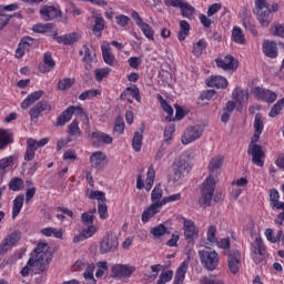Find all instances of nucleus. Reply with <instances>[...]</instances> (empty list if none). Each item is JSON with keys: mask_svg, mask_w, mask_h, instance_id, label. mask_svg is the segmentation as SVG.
Instances as JSON below:
<instances>
[{"mask_svg": "<svg viewBox=\"0 0 284 284\" xmlns=\"http://www.w3.org/2000/svg\"><path fill=\"white\" fill-rule=\"evenodd\" d=\"M223 163L224 159L222 155H215L209 162L210 175L202 184V196L200 199V203L203 205H212V197L214 196V190L216 187L214 176H219V174H221Z\"/></svg>", "mask_w": 284, "mask_h": 284, "instance_id": "nucleus-1", "label": "nucleus"}, {"mask_svg": "<svg viewBox=\"0 0 284 284\" xmlns=\"http://www.w3.org/2000/svg\"><path fill=\"white\" fill-rule=\"evenodd\" d=\"M48 243L40 242L34 248L32 257L29 258L27 265L21 270V276H30L32 267H37L38 274L45 272V265L50 263L52 255L48 252Z\"/></svg>", "mask_w": 284, "mask_h": 284, "instance_id": "nucleus-2", "label": "nucleus"}, {"mask_svg": "<svg viewBox=\"0 0 284 284\" xmlns=\"http://www.w3.org/2000/svg\"><path fill=\"white\" fill-rule=\"evenodd\" d=\"M199 257L201 264L207 272H214L221 263V257L219 253L212 247H204L199 251Z\"/></svg>", "mask_w": 284, "mask_h": 284, "instance_id": "nucleus-3", "label": "nucleus"}, {"mask_svg": "<svg viewBox=\"0 0 284 284\" xmlns=\"http://www.w3.org/2000/svg\"><path fill=\"white\" fill-rule=\"evenodd\" d=\"M241 267H243V255H241V251L232 250L227 254V268L231 274L236 275L241 272Z\"/></svg>", "mask_w": 284, "mask_h": 284, "instance_id": "nucleus-4", "label": "nucleus"}, {"mask_svg": "<svg viewBox=\"0 0 284 284\" xmlns=\"http://www.w3.org/2000/svg\"><path fill=\"white\" fill-rule=\"evenodd\" d=\"M181 223L183 225L185 241H187V243L196 241V239H199V226H196V223L187 217H181Z\"/></svg>", "mask_w": 284, "mask_h": 284, "instance_id": "nucleus-5", "label": "nucleus"}, {"mask_svg": "<svg viewBox=\"0 0 284 284\" xmlns=\"http://www.w3.org/2000/svg\"><path fill=\"white\" fill-rule=\"evenodd\" d=\"M203 126L195 124L193 126H189L185 129L181 141L183 145H190V143H194V141H199L203 136Z\"/></svg>", "mask_w": 284, "mask_h": 284, "instance_id": "nucleus-6", "label": "nucleus"}, {"mask_svg": "<svg viewBox=\"0 0 284 284\" xmlns=\"http://www.w3.org/2000/svg\"><path fill=\"white\" fill-rule=\"evenodd\" d=\"M187 159H190V155L187 152L183 153L178 161H175V172L173 175L174 181H180L184 174H187L192 168L190 166V163H187Z\"/></svg>", "mask_w": 284, "mask_h": 284, "instance_id": "nucleus-7", "label": "nucleus"}, {"mask_svg": "<svg viewBox=\"0 0 284 284\" xmlns=\"http://www.w3.org/2000/svg\"><path fill=\"white\" fill-rule=\"evenodd\" d=\"M156 179V171L154 170V165H150L146 172V179L145 182L143 181V175L139 174L136 178V189L143 190V187L146 190V192H150L152 190V185H154V180Z\"/></svg>", "mask_w": 284, "mask_h": 284, "instance_id": "nucleus-8", "label": "nucleus"}, {"mask_svg": "<svg viewBox=\"0 0 284 284\" xmlns=\"http://www.w3.org/2000/svg\"><path fill=\"white\" fill-rule=\"evenodd\" d=\"M131 17L144 37H146L149 41H154V29L152 26L143 21V18H141V14H139L136 11H132Z\"/></svg>", "mask_w": 284, "mask_h": 284, "instance_id": "nucleus-9", "label": "nucleus"}, {"mask_svg": "<svg viewBox=\"0 0 284 284\" xmlns=\"http://www.w3.org/2000/svg\"><path fill=\"white\" fill-rule=\"evenodd\" d=\"M135 272L136 267L130 264H115L111 268V274L114 278H130Z\"/></svg>", "mask_w": 284, "mask_h": 284, "instance_id": "nucleus-10", "label": "nucleus"}, {"mask_svg": "<svg viewBox=\"0 0 284 284\" xmlns=\"http://www.w3.org/2000/svg\"><path fill=\"white\" fill-rule=\"evenodd\" d=\"M247 152L252 156L254 165H257V168H263V159L265 158V152L263 151V148L252 140L248 145Z\"/></svg>", "mask_w": 284, "mask_h": 284, "instance_id": "nucleus-11", "label": "nucleus"}, {"mask_svg": "<svg viewBox=\"0 0 284 284\" xmlns=\"http://www.w3.org/2000/svg\"><path fill=\"white\" fill-rule=\"evenodd\" d=\"M222 9H223V4L219 2L209 6L206 16L203 13L199 16V20L203 24V27L212 28V23H214V21H212V19L210 18L214 17V14H216Z\"/></svg>", "mask_w": 284, "mask_h": 284, "instance_id": "nucleus-12", "label": "nucleus"}, {"mask_svg": "<svg viewBox=\"0 0 284 284\" xmlns=\"http://www.w3.org/2000/svg\"><path fill=\"white\" fill-rule=\"evenodd\" d=\"M253 94L257 101H264L265 103H274V101L278 99V94H276V92L261 87L253 89Z\"/></svg>", "mask_w": 284, "mask_h": 284, "instance_id": "nucleus-13", "label": "nucleus"}, {"mask_svg": "<svg viewBox=\"0 0 284 284\" xmlns=\"http://www.w3.org/2000/svg\"><path fill=\"white\" fill-rule=\"evenodd\" d=\"M232 99L237 105V110H242L250 101V92L241 87H236L232 92Z\"/></svg>", "mask_w": 284, "mask_h": 284, "instance_id": "nucleus-14", "label": "nucleus"}, {"mask_svg": "<svg viewBox=\"0 0 284 284\" xmlns=\"http://www.w3.org/2000/svg\"><path fill=\"white\" fill-rule=\"evenodd\" d=\"M108 163V155L103 151H95L90 155V164L94 170L101 171Z\"/></svg>", "mask_w": 284, "mask_h": 284, "instance_id": "nucleus-15", "label": "nucleus"}, {"mask_svg": "<svg viewBox=\"0 0 284 284\" xmlns=\"http://www.w3.org/2000/svg\"><path fill=\"white\" fill-rule=\"evenodd\" d=\"M119 247V240L114 235H106L100 243V253L108 254Z\"/></svg>", "mask_w": 284, "mask_h": 284, "instance_id": "nucleus-16", "label": "nucleus"}, {"mask_svg": "<svg viewBox=\"0 0 284 284\" xmlns=\"http://www.w3.org/2000/svg\"><path fill=\"white\" fill-rule=\"evenodd\" d=\"M187 270H190V255H187V257L176 268L173 284L185 283V274H187Z\"/></svg>", "mask_w": 284, "mask_h": 284, "instance_id": "nucleus-17", "label": "nucleus"}, {"mask_svg": "<svg viewBox=\"0 0 284 284\" xmlns=\"http://www.w3.org/2000/svg\"><path fill=\"white\" fill-rule=\"evenodd\" d=\"M120 99L122 101H129V103H132V99H135L138 103H141V92L139 91V87L132 84L131 87H128L120 95Z\"/></svg>", "mask_w": 284, "mask_h": 284, "instance_id": "nucleus-18", "label": "nucleus"}, {"mask_svg": "<svg viewBox=\"0 0 284 284\" xmlns=\"http://www.w3.org/2000/svg\"><path fill=\"white\" fill-rule=\"evenodd\" d=\"M112 141V135L102 131H95L91 133V142L93 143V145H110Z\"/></svg>", "mask_w": 284, "mask_h": 284, "instance_id": "nucleus-19", "label": "nucleus"}, {"mask_svg": "<svg viewBox=\"0 0 284 284\" xmlns=\"http://www.w3.org/2000/svg\"><path fill=\"white\" fill-rule=\"evenodd\" d=\"M32 45H34V39L31 37L22 38L16 50V59H21L26 52H30V50H32Z\"/></svg>", "mask_w": 284, "mask_h": 284, "instance_id": "nucleus-20", "label": "nucleus"}, {"mask_svg": "<svg viewBox=\"0 0 284 284\" xmlns=\"http://www.w3.org/2000/svg\"><path fill=\"white\" fill-rule=\"evenodd\" d=\"M215 63L217 68H221L222 70H236L239 68V62L232 55L217 58Z\"/></svg>", "mask_w": 284, "mask_h": 284, "instance_id": "nucleus-21", "label": "nucleus"}, {"mask_svg": "<svg viewBox=\"0 0 284 284\" xmlns=\"http://www.w3.org/2000/svg\"><path fill=\"white\" fill-rule=\"evenodd\" d=\"M254 134L252 138L253 143H258V139H261V134H263V130L265 129V124L263 122V115L257 113L254 119Z\"/></svg>", "mask_w": 284, "mask_h": 284, "instance_id": "nucleus-22", "label": "nucleus"}, {"mask_svg": "<svg viewBox=\"0 0 284 284\" xmlns=\"http://www.w3.org/2000/svg\"><path fill=\"white\" fill-rule=\"evenodd\" d=\"M93 21H94V24L92 28V32L94 37L99 38L103 34V30H105V19L101 13H94Z\"/></svg>", "mask_w": 284, "mask_h": 284, "instance_id": "nucleus-23", "label": "nucleus"}, {"mask_svg": "<svg viewBox=\"0 0 284 284\" xmlns=\"http://www.w3.org/2000/svg\"><path fill=\"white\" fill-rule=\"evenodd\" d=\"M50 110H52V105H50L48 101H40L30 109L29 114L31 119H39L41 112Z\"/></svg>", "mask_w": 284, "mask_h": 284, "instance_id": "nucleus-24", "label": "nucleus"}, {"mask_svg": "<svg viewBox=\"0 0 284 284\" xmlns=\"http://www.w3.org/2000/svg\"><path fill=\"white\" fill-rule=\"evenodd\" d=\"M161 210H163V206H159L156 204H151L150 206H148L142 213V223H150V220L154 219V216H156V214H159Z\"/></svg>", "mask_w": 284, "mask_h": 284, "instance_id": "nucleus-25", "label": "nucleus"}, {"mask_svg": "<svg viewBox=\"0 0 284 284\" xmlns=\"http://www.w3.org/2000/svg\"><path fill=\"white\" fill-rule=\"evenodd\" d=\"M54 65H57V62L52 59V54L47 52L43 55V62L39 64V70L42 74H45L48 72H52V70H54Z\"/></svg>", "mask_w": 284, "mask_h": 284, "instance_id": "nucleus-26", "label": "nucleus"}, {"mask_svg": "<svg viewBox=\"0 0 284 284\" xmlns=\"http://www.w3.org/2000/svg\"><path fill=\"white\" fill-rule=\"evenodd\" d=\"M14 142V135L9 129H0V150H6L8 145Z\"/></svg>", "mask_w": 284, "mask_h": 284, "instance_id": "nucleus-27", "label": "nucleus"}, {"mask_svg": "<svg viewBox=\"0 0 284 284\" xmlns=\"http://www.w3.org/2000/svg\"><path fill=\"white\" fill-rule=\"evenodd\" d=\"M209 88H216L217 90L227 88V79L221 75H212L206 80Z\"/></svg>", "mask_w": 284, "mask_h": 284, "instance_id": "nucleus-28", "label": "nucleus"}, {"mask_svg": "<svg viewBox=\"0 0 284 284\" xmlns=\"http://www.w3.org/2000/svg\"><path fill=\"white\" fill-rule=\"evenodd\" d=\"M231 41H233V43H236L237 45H245V43H247V40L245 39V32H243V29H241V27H233L231 33Z\"/></svg>", "mask_w": 284, "mask_h": 284, "instance_id": "nucleus-29", "label": "nucleus"}, {"mask_svg": "<svg viewBox=\"0 0 284 284\" xmlns=\"http://www.w3.org/2000/svg\"><path fill=\"white\" fill-rule=\"evenodd\" d=\"M43 94H44L43 90H38L36 92H32L22 101L21 109L28 110V108H30V105H34V103H37V101H39V99H41Z\"/></svg>", "mask_w": 284, "mask_h": 284, "instance_id": "nucleus-30", "label": "nucleus"}, {"mask_svg": "<svg viewBox=\"0 0 284 284\" xmlns=\"http://www.w3.org/2000/svg\"><path fill=\"white\" fill-rule=\"evenodd\" d=\"M263 52L268 59H276L278 57V47L274 41H265L263 43Z\"/></svg>", "mask_w": 284, "mask_h": 284, "instance_id": "nucleus-31", "label": "nucleus"}, {"mask_svg": "<svg viewBox=\"0 0 284 284\" xmlns=\"http://www.w3.org/2000/svg\"><path fill=\"white\" fill-rule=\"evenodd\" d=\"M258 23L262 26V28H270V24L272 23L273 16L270 13V11L266 9L264 11H255L254 12Z\"/></svg>", "mask_w": 284, "mask_h": 284, "instance_id": "nucleus-32", "label": "nucleus"}, {"mask_svg": "<svg viewBox=\"0 0 284 284\" xmlns=\"http://www.w3.org/2000/svg\"><path fill=\"white\" fill-rule=\"evenodd\" d=\"M151 201L153 205H158L160 207H163V189L161 187V184H156L151 192Z\"/></svg>", "mask_w": 284, "mask_h": 284, "instance_id": "nucleus-33", "label": "nucleus"}, {"mask_svg": "<svg viewBox=\"0 0 284 284\" xmlns=\"http://www.w3.org/2000/svg\"><path fill=\"white\" fill-rule=\"evenodd\" d=\"M12 163H14V155L0 159V179H3L8 174L10 168H12Z\"/></svg>", "mask_w": 284, "mask_h": 284, "instance_id": "nucleus-34", "label": "nucleus"}, {"mask_svg": "<svg viewBox=\"0 0 284 284\" xmlns=\"http://www.w3.org/2000/svg\"><path fill=\"white\" fill-rule=\"evenodd\" d=\"M59 14V10L54 8V6H44L40 10V17L44 21H52V19H55V17Z\"/></svg>", "mask_w": 284, "mask_h": 284, "instance_id": "nucleus-35", "label": "nucleus"}, {"mask_svg": "<svg viewBox=\"0 0 284 284\" xmlns=\"http://www.w3.org/2000/svg\"><path fill=\"white\" fill-rule=\"evenodd\" d=\"M79 39H81V34H79V32H72L58 37L57 41L58 43H63L64 45H72V43H77Z\"/></svg>", "mask_w": 284, "mask_h": 284, "instance_id": "nucleus-36", "label": "nucleus"}, {"mask_svg": "<svg viewBox=\"0 0 284 284\" xmlns=\"http://www.w3.org/2000/svg\"><path fill=\"white\" fill-rule=\"evenodd\" d=\"M158 101H160V105L163 110V112H166L168 115L165 116L166 121H174V119L172 116H174V109L172 108V105H170V103H168V101L165 99H163V95L158 94Z\"/></svg>", "mask_w": 284, "mask_h": 284, "instance_id": "nucleus-37", "label": "nucleus"}, {"mask_svg": "<svg viewBox=\"0 0 284 284\" xmlns=\"http://www.w3.org/2000/svg\"><path fill=\"white\" fill-rule=\"evenodd\" d=\"M23 201H26V195L20 194L16 196L13 200V206H12V219H17L19 214H21V210H23Z\"/></svg>", "mask_w": 284, "mask_h": 284, "instance_id": "nucleus-38", "label": "nucleus"}, {"mask_svg": "<svg viewBox=\"0 0 284 284\" xmlns=\"http://www.w3.org/2000/svg\"><path fill=\"white\" fill-rule=\"evenodd\" d=\"M70 108H72V114L78 119H80L83 125H87V126L90 125V118L88 116V114H85V112L83 111V108L74 106V105H71Z\"/></svg>", "mask_w": 284, "mask_h": 284, "instance_id": "nucleus-39", "label": "nucleus"}, {"mask_svg": "<svg viewBox=\"0 0 284 284\" xmlns=\"http://www.w3.org/2000/svg\"><path fill=\"white\" fill-rule=\"evenodd\" d=\"M190 36V22L187 20L180 21V31L178 33L179 41H185Z\"/></svg>", "mask_w": 284, "mask_h": 284, "instance_id": "nucleus-40", "label": "nucleus"}, {"mask_svg": "<svg viewBox=\"0 0 284 284\" xmlns=\"http://www.w3.org/2000/svg\"><path fill=\"white\" fill-rule=\"evenodd\" d=\"M251 253H257V254H267V248L265 247V243L263 242V239L256 237L254 243L252 244Z\"/></svg>", "mask_w": 284, "mask_h": 284, "instance_id": "nucleus-41", "label": "nucleus"}, {"mask_svg": "<svg viewBox=\"0 0 284 284\" xmlns=\"http://www.w3.org/2000/svg\"><path fill=\"white\" fill-rule=\"evenodd\" d=\"M180 10H181L182 17H184L185 19H192L194 17V13L196 12V9L186 1L182 3V7H180Z\"/></svg>", "mask_w": 284, "mask_h": 284, "instance_id": "nucleus-42", "label": "nucleus"}, {"mask_svg": "<svg viewBox=\"0 0 284 284\" xmlns=\"http://www.w3.org/2000/svg\"><path fill=\"white\" fill-rule=\"evenodd\" d=\"M34 194H37V187H34V183L31 180H28L24 199L27 205H30L32 199H34Z\"/></svg>", "mask_w": 284, "mask_h": 284, "instance_id": "nucleus-43", "label": "nucleus"}, {"mask_svg": "<svg viewBox=\"0 0 284 284\" xmlns=\"http://www.w3.org/2000/svg\"><path fill=\"white\" fill-rule=\"evenodd\" d=\"M87 196L91 201H98L99 203H105V193L102 191H92L90 189L87 190Z\"/></svg>", "mask_w": 284, "mask_h": 284, "instance_id": "nucleus-44", "label": "nucleus"}, {"mask_svg": "<svg viewBox=\"0 0 284 284\" xmlns=\"http://www.w3.org/2000/svg\"><path fill=\"white\" fill-rule=\"evenodd\" d=\"M68 134L71 141L73 139H79V136H81V129L79 128V121L73 120L71 122V124L69 125Z\"/></svg>", "mask_w": 284, "mask_h": 284, "instance_id": "nucleus-45", "label": "nucleus"}, {"mask_svg": "<svg viewBox=\"0 0 284 284\" xmlns=\"http://www.w3.org/2000/svg\"><path fill=\"white\" fill-rule=\"evenodd\" d=\"M72 108L69 106L65 111L62 112V114L57 120V125H65V123L72 121Z\"/></svg>", "mask_w": 284, "mask_h": 284, "instance_id": "nucleus-46", "label": "nucleus"}, {"mask_svg": "<svg viewBox=\"0 0 284 284\" xmlns=\"http://www.w3.org/2000/svg\"><path fill=\"white\" fill-rule=\"evenodd\" d=\"M205 48H207V41H205V39H201L193 44L192 53L194 57H201V54L205 52Z\"/></svg>", "mask_w": 284, "mask_h": 284, "instance_id": "nucleus-47", "label": "nucleus"}, {"mask_svg": "<svg viewBox=\"0 0 284 284\" xmlns=\"http://www.w3.org/2000/svg\"><path fill=\"white\" fill-rule=\"evenodd\" d=\"M44 236H54L55 239H63V230L55 227H44L41 230Z\"/></svg>", "mask_w": 284, "mask_h": 284, "instance_id": "nucleus-48", "label": "nucleus"}, {"mask_svg": "<svg viewBox=\"0 0 284 284\" xmlns=\"http://www.w3.org/2000/svg\"><path fill=\"white\" fill-rule=\"evenodd\" d=\"M94 270H97L94 263L89 264L85 268L84 278L88 281V284H97V280L94 278Z\"/></svg>", "mask_w": 284, "mask_h": 284, "instance_id": "nucleus-49", "label": "nucleus"}, {"mask_svg": "<svg viewBox=\"0 0 284 284\" xmlns=\"http://www.w3.org/2000/svg\"><path fill=\"white\" fill-rule=\"evenodd\" d=\"M94 214H97V209H92L81 215V221L83 225H94Z\"/></svg>", "mask_w": 284, "mask_h": 284, "instance_id": "nucleus-50", "label": "nucleus"}, {"mask_svg": "<svg viewBox=\"0 0 284 284\" xmlns=\"http://www.w3.org/2000/svg\"><path fill=\"white\" fill-rule=\"evenodd\" d=\"M37 154V148L32 141L27 140V151L24 153V161H33Z\"/></svg>", "mask_w": 284, "mask_h": 284, "instance_id": "nucleus-51", "label": "nucleus"}, {"mask_svg": "<svg viewBox=\"0 0 284 284\" xmlns=\"http://www.w3.org/2000/svg\"><path fill=\"white\" fill-rule=\"evenodd\" d=\"M102 50V57L104 59V63H106V65H114V54H112V52H110V48L106 45H102L101 47Z\"/></svg>", "mask_w": 284, "mask_h": 284, "instance_id": "nucleus-52", "label": "nucleus"}, {"mask_svg": "<svg viewBox=\"0 0 284 284\" xmlns=\"http://www.w3.org/2000/svg\"><path fill=\"white\" fill-rule=\"evenodd\" d=\"M110 72H112V69L108 68V67L102 68V69H95L94 70L95 81L101 83V81H103V79H108V77H110Z\"/></svg>", "mask_w": 284, "mask_h": 284, "instance_id": "nucleus-53", "label": "nucleus"}, {"mask_svg": "<svg viewBox=\"0 0 284 284\" xmlns=\"http://www.w3.org/2000/svg\"><path fill=\"white\" fill-rule=\"evenodd\" d=\"M132 148L135 152H141V148H143V133L135 132L132 140Z\"/></svg>", "mask_w": 284, "mask_h": 284, "instance_id": "nucleus-54", "label": "nucleus"}, {"mask_svg": "<svg viewBox=\"0 0 284 284\" xmlns=\"http://www.w3.org/2000/svg\"><path fill=\"white\" fill-rule=\"evenodd\" d=\"M101 94V91L98 89H90L84 92H82L79 95L80 101H88L90 99H94V97H99Z\"/></svg>", "mask_w": 284, "mask_h": 284, "instance_id": "nucleus-55", "label": "nucleus"}, {"mask_svg": "<svg viewBox=\"0 0 284 284\" xmlns=\"http://www.w3.org/2000/svg\"><path fill=\"white\" fill-rule=\"evenodd\" d=\"M23 187V179L13 178L9 182V190L12 192H19Z\"/></svg>", "mask_w": 284, "mask_h": 284, "instance_id": "nucleus-56", "label": "nucleus"}, {"mask_svg": "<svg viewBox=\"0 0 284 284\" xmlns=\"http://www.w3.org/2000/svg\"><path fill=\"white\" fill-rule=\"evenodd\" d=\"M168 232V227H165V225L160 224L158 226H154L153 229H151L150 233L152 234V236H154L155 239H161V236H164V234Z\"/></svg>", "mask_w": 284, "mask_h": 284, "instance_id": "nucleus-57", "label": "nucleus"}, {"mask_svg": "<svg viewBox=\"0 0 284 284\" xmlns=\"http://www.w3.org/2000/svg\"><path fill=\"white\" fill-rule=\"evenodd\" d=\"M97 272H95V277L97 278H103L105 275V272H108V262L105 261H100L97 263Z\"/></svg>", "mask_w": 284, "mask_h": 284, "instance_id": "nucleus-58", "label": "nucleus"}, {"mask_svg": "<svg viewBox=\"0 0 284 284\" xmlns=\"http://www.w3.org/2000/svg\"><path fill=\"white\" fill-rule=\"evenodd\" d=\"M14 247L21 241V232L14 231L4 237Z\"/></svg>", "mask_w": 284, "mask_h": 284, "instance_id": "nucleus-59", "label": "nucleus"}, {"mask_svg": "<svg viewBox=\"0 0 284 284\" xmlns=\"http://www.w3.org/2000/svg\"><path fill=\"white\" fill-rule=\"evenodd\" d=\"M174 132H176V126L174 124H169L164 129V141L170 143L172 141V136H174Z\"/></svg>", "mask_w": 284, "mask_h": 284, "instance_id": "nucleus-60", "label": "nucleus"}, {"mask_svg": "<svg viewBox=\"0 0 284 284\" xmlns=\"http://www.w3.org/2000/svg\"><path fill=\"white\" fill-rule=\"evenodd\" d=\"M115 23L119 28H128L130 24V17L125 14H118L115 16Z\"/></svg>", "mask_w": 284, "mask_h": 284, "instance_id": "nucleus-61", "label": "nucleus"}, {"mask_svg": "<svg viewBox=\"0 0 284 284\" xmlns=\"http://www.w3.org/2000/svg\"><path fill=\"white\" fill-rule=\"evenodd\" d=\"M174 276V271L162 272L159 276L158 283H170Z\"/></svg>", "mask_w": 284, "mask_h": 284, "instance_id": "nucleus-62", "label": "nucleus"}, {"mask_svg": "<svg viewBox=\"0 0 284 284\" xmlns=\"http://www.w3.org/2000/svg\"><path fill=\"white\" fill-rule=\"evenodd\" d=\"M206 241H209V243H216V226L214 225H211L209 226L207 229V232H206Z\"/></svg>", "mask_w": 284, "mask_h": 284, "instance_id": "nucleus-63", "label": "nucleus"}, {"mask_svg": "<svg viewBox=\"0 0 284 284\" xmlns=\"http://www.w3.org/2000/svg\"><path fill=\"white\" fill-rule=\"evenodd\" d=\"M200 284H225L221 280H216L214 276H203L200 278Z\"/></svg>", "mask_w": 284, "mask_h": 284, "instance_id": "nucleus-64", "label": "nucleus"}]
</instances>
